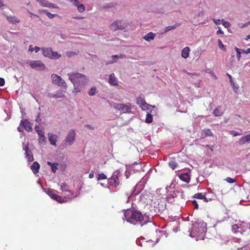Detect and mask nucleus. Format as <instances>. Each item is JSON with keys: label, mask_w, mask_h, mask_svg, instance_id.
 <instances>
[{"label": "nucleus", "mask_w": 250, "mask_h": 250, "mask_svg": "<svg viewBox=\"0 0 250 250\" xmlns=\"http://www.w3.org/2000/svg\"><path fill=\"white\" fill-rule=\"evenodd\" d=\"M125 57V55L121 54L120 56H119V58L123 59Z\"/></svg>", "instance_id": "e2e57ef3"}, {"label": "nucleus", "mask_w": 250, "mask_h": 250, "mask_svg": "<svg viewBox=\"0 0 250 250\" xmlns=\"http://www.w3.org/2000/svg\"><path fill=\"white\" fill-rule=\"evenodd\" d=\"M42 54L44 56L53 59H59L61 55L57 52H54L51 48H42Z\"/></svg>", "instance_id": "20e7f679"}, {"label": "nucleus", "mask_w": 250, "mask_h": 250, "mask_svg": "<svg viewBox=\"0 0 250 250\" xmlns=\"http://www.w3.org/2000/svg\"><path fill=\"white\" fill-rule=\"evenodd\" d=\"M51 78L53 83L59 86H64L66 87V84L65 81L59 75L53 74L51 75Z\"/></svg>", "instance_id": "0eeeda50"}, {"label": "nucleus", "mask_w": 250, "mask_h": 250, "mask_svg": "<svg viewBox=\"0 0 250 250\" xmlns=\"http://www.w3.org/2000/svg\"><path fill=\"white\" fill-rule=\"evenodd\" d=\"M29 65L32 68L39 71L43 70L45 68L44 63L40 61H32Z\"/></svg>", "instance_id": "6e6552de"}, {"label": "nucleus", "mask_w": 250, "mask_h": 250, "mask_svg": "<svg viewBox=\"0 0 250 250\" xmlns=\"http://www.w3.org/2000/svg\"><path fill=\"white\" fill-rule=\"evenodd\" d=\"M37 132L39 136H42L44 135V132L42 130H37Z\"/></svg>", "instance_id": "09e8293b"}, {"label": "nucleus", "mask_w": 250, "mask_h": 250, "mask_svg": "<svg viewBox=\"0 0 250 250\" xmlns=\"http://www.w3.org/2000/svg\"><path fill=\"white\" fill-rule=\"evenodd\" d=\"M152 106L150 104H147L146 102H145L144 104H143L140 107L142 108L143 110H147L149 109V108L151 107Z\"/></svg>", "instance_id": "c85d7f7f"}, {"label": "nucleus", "mask_w": 250, "mask_h": 250, "mask_svg": "<svg viewBox=\"0 0 250 250\" xmlns=\"http://www.w3.org/2000/svg\"><path fill=\"white\" fill-rule=\"evenodd\" d=\"M249 39H250V35H248L245 39L246 40H248Z\"/></svg>", "instance_id": "338daca9"}, {"label": "nucleus", "mask_w": 250, "mask_h": 250, "mask_svg": "<svg viewBox=\"0 0 250 250\" xmlns=\"http://www.w3.org/2000/svg\"><path fill=\"white\" fill-rule=\"evenodd\" d=\"M47 194L48 195L51 197L54 200L57 201L59 203H63L66 202V200L64 199H62V197L55 193V191L53 189L49 188L47 190Z\"/></svg>", "instance_id": "423d86ee"}, {"label": "nucleus", "mask_w": 250, "mask_h": 250, "mask_svg": "<svg viewBox=\"0 0 250 250\" xmlns=\"http://www.w3.org/2000/svg\"><path fill=\"white\" fill-rule=\"evenodd\" d=\"M30 168L34 174H36L39 172L40 165L37 162H34L31 165Z\"/></svg>", "instance_id": "2eb2a0df"}, {"label": "nucleus", "mask_w": 250, "mask_h": 250, "mask_svg": "<svg viewBox=\"0 0 250 250\" xmlns=\"http://www.w3.org/2000/svg\"><path fill=\"white\" fill-rule=\"evenodd\" d=\"M5 84V80L2 78H0V86H3Z\"/></svg>", "instance_id": "49530a36"}, {"label": "nucleus", "mask_w": 250, "mask_h": 250, "mask_svg": "<svg viewBox=\"0 0 250 250\" xmlns=\"http://www.w3.org/2000/svg\"><path fill=\"white\" fill-rule=\"evenodd\" d=\"M35 130L37 131V130H40L39 128V127L38 126H36L35 127Z\"/></svg>", "instance_id": "69168bd1"}, {"label": "nucleus", "mask_w": 250, "mask_h": 250, "mask_svg": "<svg viewBox=\"0 0 250 250\" xmlns=\"http://www.w3.org/2000/svg\"><path fill=\"white\" fill-rule=\"evenodd\" d=\"M153 117L150 113H147L146 118V122L147 123H151L152 122Z\"/></svg>", "instance_id": "bb28decb"}, {"label": "nucleus", "mask_w": 250, "mask_h": 250, "mask_svg": "<svg viewBox=\"0 0 250 250\" xmlns=\"http://www.w3.org/2000/svg\"><path fill=\"white\" fill-rule=\"evenodd\" d=\"M218 46H219V47L221 49H224L225 50V46L222 42L220 40H218Z\"/></svg>", "instance_id": "4c0bfd02"}, {"label": "nucleus", "mask_w": 250, "mask_h": 250, "mask_svg": "<svg viewBox=\"0 0 250 250\" xmlns=\"http://www.w3.org/2000/svg\"><path fill=\"white\" fill-rule=\"evenodd\" d=\"M146 102L144 98L141 97H139L137 99V104L139 105V106H141L143 104H144Z\"/></svg>", "instance_id": "a878e982"}, {"label": "nucleus", "mask_w": 250, "mask_h": 250, "mask_svg": "<svg viewBox=\"0 0 250 250\" xmlns=\"http://www.w3.org/2000/svg\"><path fill=\"white\" fill-rule=\"evenodd\" d=\"M225 180L229 183H234L236 182L235 180L230 177H227Z\"/></svg>", "instance_id": "58836bf2"}, {"label": "nucleus", "mask_w": 250, "mask_h": 250, "mask_svg": "<svg viewBox=\"0 0 250 250\" xmlns=\"http://www.w3.org/2000/svg\"><path fill=\"white\" fill-rule=\"evenodd\" d=\"M180 25H181L180 23H177L173 25L168 26L166 27L164 32L166 33L172 29H175L176 27H179Z\"/></svg>", "instance_id": "393cba45"}, {"label": "nucleus", "mask_w": 250, "mask_h": 250, "mask_svg": "<svg viewBox=\"0 0 250 250\" xmlns=\"http://www.w3.org/2000/svg\"><path fill=\"white\" fill-rule=\"evenodd\" d=\"M250 24V22H246L245 23V24H244L242 26V28H244L245 27H246L247 26H248Z\"/></svg>", "instance_id": "4d7b16f0"}, {"label": "nucleus", "mask_w": 250, "mask_h": 250, "mask_svg": "<svg viewBox=\"0 0 250 250\" xmlns=\"http://www.w3.org/2000/svg\"><path fill=\"white\" fill-rule=\"evenodd\" d=\"M213 21H214V22L216 24V25H218V24H220V21H221V20H219V19H218V20H215L214 19H212Z\"/></svg>", "instance_id": "3c124183"}, {"label": "nucleus", "mask_w": 250, "mask_h": 250, "mask_svg": "<svg viewBox=\"0 0 250 250\" xmlns=\"http://www.w3.org/2000/svg\"><path fill=\"white\" fill-rule=\"evenodd\" d=\"M94 171H92L89 175V178L90 179H92L94 177Z\"/></svg>", "instance_id": "864d4df0"}, {"label": "nucleus", "mask_w": 250, "mask_h": 250, "mask_svg": "<svg viewBox=\"0 0 250 250\" xmlns=\"http://www.w3.org/2000/svg\"><path fill=\"white\" fill-rule=\"evenodd\" d=\"M106 179V175L104 173H100L98 174V177H97V180H103Z\"/></svg>", "instance_id": "473e14b6"}, {"label": "nucleus", "mask_w": 250, "mask_h": 250, "mask_svg": "<svg viewBox=\"0 0 250 250\" xmlns=\"http://www.w3.org/2000/svg\"><path fill=\"white\" fill-rule=\"evenodd\" d=\"M46 139L45 135H42V136H40V138H39V142L40 143L45 144L46 142Z\"/></svg>", "instance_id": "72a5a7b5"}, {"label": "nucleus", "mask_w": 250, "mask_h": 250, "mask_svg": "<svg viewBox=\"0 0 250 250\" xmlns=\"http://www.w3.org/2000/svg\"><path fill=\"white\" fill-rule=\"evenodd\" d=\"M48 7H53V8H55V7H56V6H55L54 4H48Z\"/></svg>", "instance_id": "680f3d73"}, {"label": "nucleus", "mask_w": 250, "mask_h": 250, "mask_svg": "<svg viewBox=\"0 0 250 250\" xmlns=\"http://www.w3.org/2000/svg\"><path fill=\"white\" fill-rule=\"evenodd\" d=\"M213 114L215 116H219L222 115V113L220 112L219 109L216 108L213 111Z\"/></svg>", "instance_id": "c9c22d12"}, {"label": "nucleus", "mask_w": 250, "mask_h": 250, "mask_svg": "<svg viewBox=\"0 0 250 250\" xmlns=\"http://www.w3.org/2000/svg\"><path fill=\"white\" fill-rule=\"evenodd\" d=\"M177 164L174 161H171L169 163V167L173 169H175L177 166Z\"/></svg>", "instance_id": "2f4dec72"}, {"label": "nucleus", "mask_w": 250, "mask_h": 250, "mask_svg": "<svg viewBox=\"0 0 250 250\" xmlns=\"http://www.w3.org/2000/svg\"><path fill=\"white\" fill-rule=\"evenodd\" d=\"M96 88H91L88 92L89 95L90 96L94 95L96 93Z\"/></svg>", "instance_id": "e433bc0d"}, {"label": "nucleus", "mask_w": 250, "mask_h": 250, "mask_svg": "<svg viewBox=\"0 0 250 250\" xmlns=\"http://www.w3.org/2000/svg\"><path fill=\"white\" fill-rule=\"evenodd\" d=\"M20 126L23 127L24 129L28 132H31L32 131L31 124L27 119L21 120L20 122Z\"/></svg>", "instance_id": "9b49d317"}, {"label": "nucleus", "mask_w": 250, "mask_h": 250, "mask_svg": "<svg viewBox=\"0 0 250 250\" xmlns=\"http://www.w3.org/2000/svg\"><path fill=\"white\" fill-rule=\"evenodd\" d=\"M250 142V134L246 135L239 140L238 143L239 145H244L246 143Z\"/></svg>", "instance_id": "dca6fc26"}, {"label": "nucleus", "mask_w": 250, "mask_h": 250, "mask_svg": "<svg viewBox=\"0 0 250 250\" xmlns=\"http://www.w3.org/2000/svg\"><path fill=\"white\" fill-rule=\"evenodd\" d=\"M125 28V26L122 23V21L121 20H116L110 25V29L112 31L123 30Z\"/></svg>", "instance_id": "1a4fd4ad"}, {"label": "nucleus", "mask_w": 250, "mask_h": 250, "mask_svg": "<svg viewBox=\"0 0 250 250\" xmlns=\"http://www.w3.org/2000/svg\"><path fill=\"white\" fill-rule=\"evenodd\" d=\"M75 137V132L73 129H72L68 133L65 139V142L68 143L69 146H71L74 142Z\"/></svg>", "instance_id": "9d476101"}, {"label": "nucleus", "mask_w": 250, "mask_h": 250, "mask_svg": "<svg viewBox=\"0 0 250 250\" xmlns=\"http://www.w3.org/2000/svg\"><path fill=\"white\" fill-rule=\"evenodd\" d=\"M121 174L119 170L114 171L111 176V178L109 179L108 184L114 187H116L120 184V180L119 177H120Z\"/></svg>", "instance_id": "39448f33"}, {"label": "nucleus", "mask_w": 250, "mask_h": 250, "mask_svg": "<svg viewBox=\"0 0 250 250\" xmlns=\"http://www.w3.org/2000/svg\"><path fill=\"white\" fill-rule=\"evenodd\" d=\"M217 34H223L224 32L223 31H222L221 29H219L217 32Z\"/></svg>", "instance_id": "bf43d9fd"}, {"label": "nucleus", "mask_w": 250, "mask_h": 250, "mask_svg": "<svg viewBox=\"0 0 250 250\" xmlns=\"http://www.w3.org/2000/svg\"><path fill=\"white\" fill-rule=\"evenodd\" d=\"M40 50V48L38 46H35V47H32V45H30L29 51L30 52H33L34 51H35L36 53L38 52Z\"/></svg>", "instance_id": "c756f323"}, {"label": "nucleus", "mask_w": 250, "mask_h": 250, "mask_svg": "<svg viewBox=\"0 0 250 250\" xmlns=\"http://www.w3.org/2000/svg\"><path fill=\"white\" fill-rule=\"evenodd\" d=\"M25 151L26 158L29 162H32L34 160L33 156L31 152L29 150L28 146L26 145L24 148Z\"/></svg>", "instance_id": "ddd939ff"}, {"label": "nucleus", "mask_w": 250, "mask_h": 250, "mask_svg": "<svg viewBox=\"0 0 250 250\" xmlns=\"http://www.w3.org/2000/svg\"><path fill=\"white\" fill-rule=\"evenodd\" d=\"M75 87L74 88L73 90V92L74 93H77V92H79L81 91V89L78 86L77 87L76 86H74Z\"/></svg>", "instance_id": "37998d69"}, {"label": "nucleus", "mask_w": 250, "mask_h": 250, "mask_svg": "<svg viewBox=\"0 0 250 250\" xmlns=\"http://www.w3.org/2000/svg\"><path fill=\"white\" fill-rule=\"evenodd\" d=\"M6 19L9 22L11 23H19L20 22V20L18 18L14 16H8Z\"/></svg>", "instance_id": "5701e85b"}, {"label": "nucleus", "mask_w": 250, "mask_h": 250, "mask_svg": "<svg viewBox=\"0 0 250 250\" xmlns=\"http://www.w3.org/2000/svg\"><path fill=\"white\" fill-rule=\"evenodd\" d=\"M68 187L67 185L64 182L62 183V184L61 185V188L62 192L68 191L69 192L70 195L74 196L73 192L71 190H69L68 189Z\"/></svg>", "instance_id": "6ab92c4d"}, {"label": "nucleus", "mask_w": 250, "mask_h": 250, "mask_svg": "<svg viewBox=\"0 0 250 250\" xmlns=\"http://www.w3.org/2000/svg\"><path fill=\"white\" fill-rule=\"evenodd\" d=\"M203 134H204L205 136H212V133L209 129H204L203 130Z\"/></svg>", "instance_id": "cd10ccee"}, {"label": "nucleus", "mask_w": 250, "mask_h": 250, "mask_svg": "<svg viewBox=\"0 0 250 250\" xmlns=\"http://www.w3.org/2000/svg\"><path fill=\"white\" fill-rule=\"evenodd\" d=\"M193 197L194 198H197L198 199L204 200L206 202H208V200L206 198L205 195L203 194L202 193H196L193 196Z\"/></svg>", "instance_id": "412c9836"}, {"label": "nucleus", "mask_w": 250, "mask_h": 250, "mask_svg": "<svg viewBox=\"0 0 250 250\" xmlns=\"http://www.w3.org/2000/svg\"><path fill=\"white\" fill-rule=\"evenodd\" d=\"M124 216L128 222L133 225L141 222L144 219L141 212L133 208L126 210L124 213Z\"/></svg>", "instance_id": "f257e3e1"}, {"label": "nucleus", "mask_w": 250, "mask_h": 250, "mask_svg": "<svg viewBox=\"0 0 250 250\" xmlns=\"http://www.w3.org/2000/svg\"><path fill=\"white\" fill-rule=\"evenodd\" d=\"M241 53H245L246 54V50H244L243 49H241Z\"/></svg>", "instance_id": "774afa93"}, {"label": "nucleus", "mask_w": 250, "mask_h": 250, "mask_svg": "<svg viewBox=\"0 0 250 250\" xmlns=\"http://www.w3.org/2000/svg\"><path fill=\"white\" fill-rule=\"evenodd\" d=\"M111 105L114 109L119 111L121 114L129 113L132 109L131 104L129 103L124 104L112 102Z\"/></svg>", "instance_id": "7ed1b4c3"}, {"label": "nucleus", "mask_w": 250, "mask_h": 250, "mask_svg": "<svg viewBox=\"0 0 250 250\" xmlns=\"http://www.w3.org/2000/svg\"><path fill=\"white\" fill-rule=\"evenodd\" d=\"M67 56H68L69 57H71L72 56H73V55H75L76 54H75L74 52H68V53H67Z\"/></svg>", "instance_id": "5fc2aeb1"}, {"label": "nucleus", "mask_w": 250, "mask_h": 250, "mask_svg": "<svg viewBox=\"0 0 250 250\" xmlns=\"http://www.w3.org/2000/svg\"><path fill=\"white\" fill-rule=\"evenodd\" d=\"M231 134L233 136H239L241 135V134L240 133H238V132H237L234 130H232L231 131Z\"/></svg>", "instance_id": "c03bdc74"}, {"label": "nucleus", "mask_w": 250, "mask_h": 250, "mask_svg": "<svg viewBox=\"0 0 250 250\" xmlns=\"http://www.w3.org/2000/svg\"><path fill=\"white\" fill-rule=\"evenodd\" d=\"M78 83H77V85H82L83 84H82V79H78Z\"/></svg>", "instance_id": "13d9d810"}, {"label": "nucleus", "mask_w": 250, "mask_h": 250, "mask_svg": "<svg viewBox=\"0 0 250 250\" xmlns=\"http://www.w3.org/2000/svg\"><path fill=\"white\" fill-rule=\"evenodd\" d=\"M249 53H250V48H248V49L246 51V54H249Z\"/></svg>", "instance_id": "0e129e2a"}, {"label": "nucleus", "mask_w": 250, "mask_h": 250, "mask_svg": "<svg viewBox=\"0 0 250 250\" xmlns=\"http://www.w3.org/2000/svg\"><path fill=\"white\" fill-rule=\"evenodd\" d=\"M205 146L206 147H208V148L210 149V150L211 151H213V148H214V146H209L208 145H207L206 146Z\"/></svg>", "instance_id": "603ef678"}, {"label": "nucleus", "mask_w": 250, "mask_h": 250, "mask_svg": "<svg viewBox=\"0 0 250 250\" xmlns=\"http://www.w3.org/2000/svg\"><path fill=\"white\" fill-rule=\"evenodd\" d=\"M179 178L182 181L187 183H188L190 180V176L188 173L181 174L179 176Z\"/></svg>", "instance_id": "f3484780"}, {"label": "nucleus", "mask_w": 250, "mask_h": 250, "mask_svg": "<svg viewBox=\"0 0 250 250\" xmlns=\"http://www.w3.org/2000/svg\"><path fill=\"white\" fill-rule=\"evenodd\" d=\"M234 49L237 52V58L238 60H239L241 58V49H239L237 47H235L234 48Z\"/></svg>", "instance_id": "f704fd0d"}, {"label": "nucleus", "mask_w": 250, "mask_h": 250, "mask_svg": "<svg viewBox=\"0 0 250 250\" xmlns=\"http://www.w3.org/2000/svg\"><path fill=\"white\" fill-rule=\"evenodd\" d=\"M192 204L193 206L194 207L195 209H198V208H199L198 204H197L196 200H193L192 201Z\"/></svg>", "instance_id": "a19ab883"}, {"label": "nucleus", "mask_w": 250, "mask_h": 250, "mask_svg": "<svg viewBox=\"0 0 250 250\" xmlns=\"http://www.w3.org/2000/svg\"><path fill=\"white\" fill-rule=\"evenodd\" d=\"M69 80L73 83L74 86L77 85L78 80L82 79V84H84L87 81L86 77L82 74L75 72L70 73L68 74Z\"/></svg>", "instance_id": "f03ea898"}, {"label": "nucleus", "mask_w": 250, "mask_h": 250, "mask_svg": "<svg viewBox=\"0 0 250 250\" xmlns=\"http://www.w3.org/2000/svg\"><path fill=\"white\" fill-rule=\"evenodd\" d=\"M85 127H87L89 129H91L92 130L94 129V128L93 127H92V126L90 125H85Z\"/></svg>", "instance_id": "6e6d98bb"}, {"label": "nucleus", "mask_w": 250, "mask_h": 250, "mask_svg": "<svg viewBox=\"0 0 250 250\" xmlns=\"http://www.w3.org/2000/svg\"><path fill=\"white\" fill-rule=\"evenodd\" d=\"M155 36V34L152 32H149L145 36L144 39L147 42L153 40Z\"/></svg>", "instance_id": "4be33fe9"}, {"label": "nucleus", "mask_w": 250, "mask_h": 250, "mask_svg": "<svg viewBox=\"0 0 250 250\" xmlns=\"http://www.w3.org/2000/svg\"><path fill=\"white\" fill-rule=\"evenodd\" d=\"M75 4L77 6V9L80 12H83L85 10V6L83 4H79V2L77 0H75Z\"/></svg>", "instance_id": "b1692460"}, {"label": "nucleus", "mask_w": 250, "mask_h": 250, "mask_svg": "<svg viewBox=\"0 0 250 250\" xmlns=\"http://www.w3.org/2000/svg\"><path fill=\"white\" fill-rule=\"evenodd\" d=\"M190 50L189 47H185L182 51L181 56L184 59H187L189 56V53Z\"/></svg>", "instance_id": "a211bd4d"}, {"label": "nucleus", "mask_w": 250, "mask_h": 250, "mask_svg": "<svg viewBox=\"0 0 250 250\" xmlns=\"http://www.w3.org/2000/svg\"><path fill=\"white\" fill-rule=\"evenodd\" d=\"M48 140L51 144L53 146H56V142H57V136L54 134L49 133L48 134Z\"/></svg>", "instance_id": "f8f14e48"}, {"label": "nucleus", "mask_w": 250, "mask_h": 250, "mask_svg": "<svg viewBox=\"0 0 250 250\" xmlns=\"http://www.w3.org/2000/svg\"><path fill=\"white\" fill-rule=\"evenodd\" d=\"M38 1L40 3V4L44 7H48L49 2L46 0H38Z\"/></svg>", "instance_id": "7c9ffc66"}, {"label": "nucleus", "mask_w": 250, "mask_h": 250, "mask_svg": "<svg viewBox=\"0 0 250 250\" xmlns=\"http://www.w3.org/2000/svg\"><path fill=\"white\" fill-rule=\"evenodd\" d=\"M117 82V79L115 77L114 74H111L109 75L108 81L109 83L112 85L116 86L118 85Z\"/></svg>", "instance_id": "4468645a"}, {"label": "nucleus", "mask_w": 250, "mask_h": 250, "mask_svg": "<svg viewBox=\"0 0 250 250\" xmlns=\"http://www.w3.org/2000/svg\"><path fill=\"white\" fill-rule=\"evenodd\" d=\"M21 126H19L18 128H17V129L18 130V131L20 132H23V130L21 129Z\"/></svg>", "instance_id": "052dcab7"}, {"label": "nucleus", "mask_w": 250, "mask_h": 250, "mask_svg": "<svg viewBox=\"0 0 250 250\" xmlns=\"http://www.w3.org/2000/svg\"><path fill=\"white\" fill-rule=\"evenodd\" d=\"M226 75H227L228 76V77L229 78V79H230V83H231V85H234V83L233 82V81H232V77H231V76L230 74H229V73H227V74H226Z\"/></svg>", "instance_id": "8fccbe9b"}, {"label": "nucleus", "mask_w": 250, "mask_h": 250, "mask_svg": "<svg viewBox=\"0 0 250 250\" xmlns=\"http://www.w3.org/2000/svg\"><path fill=\"white\" fill-rule=\"evenodd\" d=\"M112 58L114 59L113 60H112L111 62H110L109 63H107V64H108V63H113L115 62H116V61L115 60V59H118L119 58V56L117 55H113L112 56Z\"/></svg>", "instance_id": "79ce46f5"}, {"label": "nucleus", "mask_w": 250, "mask_h": 250, "mask_svg": "<svg viewBox=\"0 0 250 250\" xmlns=\"http://www.w3.org/2000/svg\"><path fill=\"white\" fill-rule=\"evenodd\" d=\"M46 14L47 16H48V17L50 19H52L55 16V14H52L48 12H46Z\"/></svg>", "instance_id": "a18cd8bd"}, {"label": "nucleus", "mask_w": 250, "mask_h": 250, "mask_svg": "<svg viewBox=\"0 0 250 250\" xmlns=\"http://www.w3.org/2000/svg\"><path fill=\"white\" fill-rule=\"evenodd\" d=\"M223 25L226 28H228L230 26V24L229 21H223Z\"/></svg>", "instance_id": "ea45409f"}, {"label": "nucleus", "mask_w": 250, "mask_h": 250, "mask_svg": "<svg viewBox=\"0 0 250 250\" xmlns=\"http://www.w3.org/2000/svg\"><path fill=\"white\" fill-rule=\"evenodd\" d=\"M65 95L62 90H57L51 97L53 98H62L64 97Z\"/></svg>", "instance_id": "aec40b11"}, {"label": "nucleus", "mask_w": 250, "mask_h": 250, "mask_svg": "<svg viewBox=\"0 0 250 250\" xmlns=\"http://www.w3.org/2000/svg\"><path fill=\"white\" fill-rule=\"evenodd\" d=\"M57 168V167L55 164L52 165V166H51L52 171L53 172H55Z\"/></svg>", "instance_id": "de8ad7c7"}]
</instances>
